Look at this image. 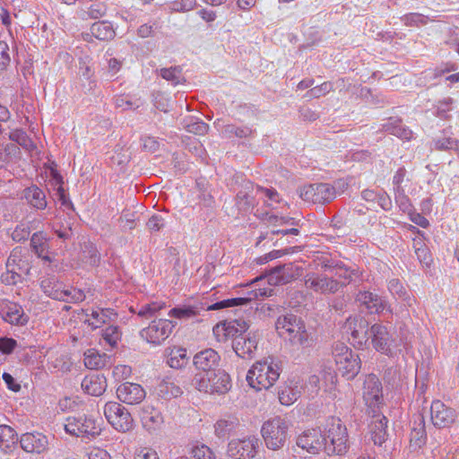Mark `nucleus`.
I'll list each match as a JSON object with an SVG mask.
<instances>
[{
  "instance_id": "34",
  "label": "nucleus",
  "mask_w": 459,
  "mask_h": 459,
  "mask_svg": "<svg viewBox=\"0 0 459 459\" xmlns=\"http://www.w3.org/2000/svg\"><path fill=\"white\" fill-rule=\"evenodd\" d=\"M30 246L37 255L45 261L51 262L48 255V243L42 232H36L30 238Z\"/></svg>"
},
{
  "instance_id": "41",
  "label": "nucleus",
  "mask_w": 459,
  "mask_h": 459,
  "mask_svg": "<svg viewBox=\"0 0 459 459\" xmlns=\"http://www.w3.org/2000/svg\"><path fill=\"white\" fill-rule=\"evenodd\" d=\"M186 350L180 347H174L168 352V364L170 368H180L186 362Z\"/></svg>"
},
{
  "instance_id": "64",
  "label": "nucleus",
  "mask_w": 459,
  "mask_h": 459,
  "mask_svg": "<svg viewBox=\"0 0 459 459\" xmlns=\"http://www.w3.org/2000/svg\"><path fill=\"white\" fill-rule=\"evenodd\" d=\"M30 234V229L25 226H17L12 233V238L15 242H21L29 238Z\"/></svg>"
},
{
  "instance_id": "4",
  "label": "nucleus",
  "mask_w": 459,
  "mask_h": 459,
  "mask_svg": "<svg viewBox=\"0 0 459 459\" xmlns=\"http://www.w3.org/2000/svg\"><path fill=\"white\" fill-rule=\"evenodd\" d=\"M280 377V368L272 359L256 361L247 371V381L256 390L268 389L273 385Z\"/></svg>"
},
{
  "instance_id": "15",
  "label": "nucleus",
  "mask_w": 459,
  "mask_h": 459,
  "mask_svg": "<svg viewBox=\"0 0 459 459\" xmlns=\"http://www.w3.org/2000/svg\"><path fill=\"white\" fill-rule=\"evenodd\" d=\"M430 414L433 425L438 429L450 428L459 419V412L440 400L432 402Z\"/></svg>"
},
{
  "instance_id": "20",
  "label": "nucleus",
  "mask_w": 459,
  "mask_h": 459,
  "mask_svg": "<svg viewBox=\"0 0 459 459\" xmlns=\"http://www.w3.org/2000/svg\"><path fill=\"white\" fill-rule=\"evenodd\" d=\"M117 396L124 403L138 404L145 398L146 392L139 384L125 382L117 388Z\"/></svg>"
},
{
  "instance_id": "1",
  "label": "nucleus",
  "mask_w": 459,
  "mask_h": 459,
  "mask_svg": "<svg viewBox=\"0 0 459 459\" xmlns=\"http://www.w3.org/2000/svg\"><path fill=\"white\" fill-rule=\"evenodd\" d=\"M273 290L272 288H259L248 293L247 297L244 298H232L215 302L208 305L206 302L195 303L172 308L169 316L178 319H190L201 315L202 311L219 310L230 307L243 306L248 304L255 299L259 297H270L273 295Z\"/></svg>"
},
{
  "instance_id": "60",
  "label": "nucleus",
  "mask_w": 459,
  "mask_h": 459,
  "mask_svg": "<svg viewBox=\"0 0 459 459\" xmlns=\"http://www.w3.org/2000/svg\"><path fill=\"white\" fill-rule=\"evenodd\" d=\"M215 433L219 437H224L233 428V423L226 420H218L214 426Z\"/></svg>"
},
{
  "instance_id": "37",
  "label": "nucleus",
  "mask_w": 459,
  "mask_h": 459,
  "mask_svg": "<svg viewBox=\"0 0 459 459\" xmlns=\"http://www.w3.org/2000/svg\"><path fill=\"white\" fill-rule=\"evenodd\" d=\"M91 32L100 40H110L116 35L112 24L108 21L94 22L91 27Z\"/></svg>"
},
{
  "instance_id": "10",
  "label": "nucleus",
  "mask_w": 459,
  "mask_h": 459,
  "mask_svg": "<svg viewBox=\"0 0 459 459\" xmlns=\"http://www.w3.org/2000/svg\"><path fill=\"white\" fill-rule=\"evenodd\" d=\"M152 318L149 325L141 330L140 335L147 342L160 345L169 337L175 325L169 319L156 318V316Z\"/></svg>"
},
{
  "instance_id": "61",
  "label": "nucleus",
  "mask_w": 459,
  "mask_h": 459,
  "mask_svg": "<svg viewBox=\"0 0 459 459\" xmlns=\"http://www.w3.org/2000/svg\"><path fill=\"white\" fill-rule=\"evenodd\" d=\"M209 126L202 121H195L186 126V130L198 135H204L208 132Z\"/></svg>"
},
{
  "instance_id": "42",
  "label": "nucleus",
  "mask_w": 459,
  "mask_h": 459,
  "mask_svg": "<svg viewBox=\"0 0 459 459\" xmlns=\"http://www.w3.org/2000/svg\"><path fill=\"white\" fill-rule=\"evenodd\" d=\"M160 75L166 81L170 82L174 86L186 82V79L180 66L161 68L160 70Z\"/></svg>"
},
{
  "instance_id": "26",
  "label": "nucleus",
  "mask_w": 459,
  "mask_h": 459,
  "mask_svg": "<svg viewBox=\"0 0 459 459\" xmlns=\"http://www.w3.org/2000/svg\"><path fill=\"white\" fill-rule=\"evenodd\" d=\"M387 418L379 413H374L369 424L370 437L375 445L382 446L387 439Z\"/></svg>"
},
{
  "instance_id": "49",
  "label": "nucleus",
  "mask_w": 459,
  "mask_h": 459,
  "mask_svg": "<svg viewBox=\"0 0 459 459\" xmlns=\"http://www.w3.org/2000/svg\"><path fill=\"white\" fill-rule=\"evenodd\" d=\"M333 90V84L330 82H325L322 84L316 86L309 90L306 94L305 98L313 99L320 98L325 96Z\"/></svg>"
},
{
  "instance_id": "47",
  "label": "nucleus",
  "mask_w": 459,
  "mask_h": 459,
  "mask_svg": "<svg viewBox=\"0 0 459 459\" xmlns=\"http://www.w3.org/2000/svg\"><path fill=\"white\" fill-rule=\"evenodd\" d=\"M221 330L224 332L226 337L232 338V341L235 340L236 337L243 335L239 334L238 328L235 326L234 320L220 323L213 328L215 333H218Z\"/></svg>"
},
{
  "instance_id": "21",
  "label": "nucleus",
  "mask_w": 459,
  "mask_h": 459,
  "mask_svg": "<svg viewBox=\"0 0 459 459\" xmlns=\"http://www.w3.org/2000/svg\"><path fill=\"white\" fill-rule=\"evenodd\" d=\"M0 316L11 325H23L28 322V316L23 308L19 304L8 299L0 301Z\"/></svg>"
},
{
  "instance_id": "52",
  "label": "nucleus",
  "mask_w": 459,
  "mask_h": 459,
  "mask_svg": "<svg viewBox=\"0 0 459 459\" xmlns=\"http://www.w3.org/2000/svg\"><path fill=\"white\" fill-rule=\"evenodd\" d=\"M22 280V272L17 270H8L2 273L1 281L6 285H14Z\"/></svg>"
},
{
  "instance_id": "16",
  "label": "nucleus",
  "mask_w": 459,
  "mask_h": 459,
  "mask_svg": "<svg viewBox=\"0 0 459 459\" xmlns=\"http://www.w3.org/2000/svg\"><path fill=\"white\" fill-rule=\"evenodd\" d=\"M325 439L320 428L309 429L303 431L297 437V446L312 455L319 454L320 451L325 453Z\"/></svg>"
},
{
  "instance_id": "32",
  "label": "nucleus",
  "mask_w": 459,
  "mask_h": 459,
  "mask_svg": "<svg viewBox=\"0 0 459 459\" xmlns=\"http://www.w3.org/2000/svg\"><path fill=\"white\" fill-rule=\"evenodd\" d=\"M140 418L143 427L149 432L159 429L163 423L161 412L151 405L143 407Z\"/></svg>"
},
{
  "instance_id": "9",
  "label": "nucleus",
  "mask_w": 459,
  "mask_h": 459,
  "mask_svg": "<svg viewBox=\"0 0 459 459\" xmlns=\"http://www.w3.org/2000/svg\"><path fill=\"white\" fill-rule=\"evenodd\" d=\"M104 415L108 423L119 432L126 433L134 427V420L128 410L117 402L105 404Z\"/></svg>"
},
{
  "instance_id": "30",
  "label": "nucleus",
  "mask_w": 459,
  "mask_h": 459,
  "mask_svg": "<svg viewBox=\"0 0 459 459\" xmlns=\"http://www.w3.org/2000/svg\"><path fill=\"white\" fill-rule=\"evenodd\" d=\"M82 389L92 396H100L107 389V379L103 375L91 374L82 381Z\"/></svg>"
},
{
  "instance_id": "8",
  "label": "nucleus",
  "mask_w": 459,
  "mask_h": 459,
  "mask_svg": "<svg viewBox=\"0 0 459 459\" xmlns=\"http://www.w3.org/2000/svg\"><path fill=\"white\" fill-rule=\"evenodd\" d=\"M64 429L71 436L87 439H94L101 433L100 425L92 417L87 415L66 418Z\"/></svg>"
},
{
  "instance_id": "23",
  "label": "nucleus",
  "mask_w": 459,
  "mask_h": 459,
  "mask_svg": "<svg viewBox=\"0 0 459 459\" xmlns=\"http://www.w3.org/2000/svg\"><path fill=\"white\" fill-rule=\"evenodd\" d=\"M117 319V313L113 308L94 307L91 314L86 313L85 323L91 329H97L106 324H112Z\"/></svg>"
},
{
  "instance_id": "50",
  "label": "nucleus",
  "mask_w": 459,
  "mask_h": 459,
  "mask_svg": "<svg viewBox=\"0 0 459 459\" xmlns=\"http://www.w3.org/2000/svg\"><path fill=\"white\" fill-rule=\"evenodd\" d=\"M22 264L23 261L21 258V250L15 248L13 250V252L11 253L7 259L6 269L22 272Z\"/></svg>"
},
{
  "instance_id": "35",
  "label": "nucleus",
  "mask_w": 459,
  "mask_h": 459,
  "mask_svg": "<svg viewBox=\"0 0 459 459\" xmlns=\"http://www.w3.org/2000/svg\"><path fill=\"white\" fill-rule=\"evenodd\" d=\"M156 392L160 397L165 400L178 397L183 394L182 389L169 379L160 381L156 388Z\"/></svg>"
},
{
  "instance_id": "2",
  "label": "nucleus",
  "mask_w": 459,
  "mask_h": 459,
  "mask_svg": "<svg viewBox=\"0 0 459 459\" xmlns=\"http://www.w3.org/2000/svg\"><path fill=\"white\" fill-rule=\"evenodd\" d=\"M279 334L288 340L291 345L307 347L310 345L309 333L306 330L304 321L293 314L280 316L276 322Z\"/></svg>"
},
{
  "instance_id": "38",
  "label": "nucleus",
  "mask_w": 459,
  "mask_h": 459,
  "mask_svg": "<svg viewBox=\"0 0 459 459\" xmlns=\"http://www.w3.org/2000/svg\"><path fill=\"white\" fill-rule=\"evenodd\" d=\"M16 431L7 425H0V449L6 452L13 448L18 442Z\"/></svg>"
},
{
  "instance_id": "25",
  "label": "nucleus",
  "mask_w": 459,
  "mask_h": 459,
  "mask_svg": "<svg viewBox=\"0 0 459 459\" xmlns=\"http://www.w3.org/2000/svg\"><path fill=\"white\" fill-rule=\"evenodd\" d=\"M370 338L373 347L384 353L387 354L390 351L391 335L385 325L380 324H374L370 327Z\"/></svg>"
},
{
  "instance_id": "24",
  "label": "nucleus",
  "mask_w": 459,
  "mask_h": 459,
  "mask_svg": "<svg viewBox=\"0 0 459 459\" xmlns=\"http://www.w3.org/2000/svg\"><path fill=\"white\" fill-rule=\"evenodd\" d=\"M220 361L221 356L212 348H207L197 352L193 359L195 367L204 373L215 370Z\"/></svg>"
},
{
  "instance_id": "18",
  "label": "nucleus",
  "mask_w": 459,
  "mask_h": 459,
  "mask_svg": "<svg viewBox=\"0 0 459 459\" xmlns=\"http://www.w3.org/2000/svg\"><path fill=\"white\" fill-rule=\"evenodd\" d=\"M259 334L256 332H249L242 336H238L232 341V348L236 354L246 359L255 356L257 350Z\"/></svg>"
},
{
  "instance_id": "36",
  "label": "nucleus",
  "mask_w": 459,
  "mask_h": 459,
  "mask_svg": "<svg viewBox=\"0 0 459 459\" xmlns=\"http://www.w3.org/2000/svg\"><path fill=\"white\" fill-rule=\"evenodd\" d=\"M24 196L30 204L36 209L43 210L47 207L46 195L36 186L26 188Z\"/></svg>"
},
{
  "instance_id": "44",
  "label": "nucleus",
  "mask_w": 459,
  "mask_h": 459,
  "mask_svg": "<svg viewBox=\"0 0 459 459\" xmlns=\"http://www.w3.org/2000/svg\"><path fill=\"white\" fill-rule=\"evenodd\" d=\"M164 307V303L152 302L145 304L135 311L133 307L130 308L131 312L136 313L138 316L144 318H152Z\"/></svg>"
},
{
  "instance_id": "28",
  "label": "nucleus",
  "mask_w": 459,
  "mask_h": 459,
  "mask_svg": "<svg viewBox=\"0 0 459 459\" xmlns=\"http://www.w3.org/2000/svg\"><path fill=\"white\" fill-rule=\"evenodd\" d=\"M22 448L28 453L40 454L48 446L47 437L40 433H26L21 437Z\"/></svg>"
},
{
  "instance_id": "14",
  "label": "nucleus",
  "mask_w": 459,
  "mask_h": 459,
  "mask_svg": "<svg viewBox=\"0 0 459 459\" xmlns=\"http://www.w3.org/2000/svg\"><path fill=\"white\" fill-rule=\"evenodd\" d=\"M334 360L338 370L347 379H351L359 372L360 359L359 356L347 346L341 344L340 349H335Z\"/></svg>"
},
{
  "instance_id": "31",
  "label": "nucleus",
  "mask_w": 459,
  "mask_h": 459,
  "mask_svg": "<svg viewBox=\"0 0 459 459\" xmlns=\"http://www.w3.org/2000/svg\"><path fill=\"white\" fill-rule=\"evenodd\" d=\"M355 299L360 307H364L371 314L379 313L383 311L385 307L381 297L367 290H359Z\"/></svg>"
},
{
  "instance_id": "57",
  "label": "nucleus",
  "mask_w": 459,
  "mask_h": 459,
  "mask_svg": "<svg viewBox=\"0 0 459 459\" xmlns=\"http://www.w3.org/2000/svg\"><path fill=\"white\" fill-rule=\"evenodd\" d=\"M321 380L324 382L325 389L331 391L334 388L337 381L336 374L331 368L324 370Z\"/></svg>"
},
{
  "instance_id": "45",
  "label": "nucleus",
  "mask_w": 459,
  "mask_h": 459,
  "mask_svg": "<svg viewBox=\"0 0 459 459\" xmlns=\"http://www.w3.org/2000/svg\"><path fill=\"white\" fill-rule=\"evenodd\" d=\"M102 338L104 342L108 344L111 348L117 345L118 341L121 338V332L117 325H110L105 328L102 332Z\"/></svg>"
},
{
  "instance_id": "39",
  "label": "nucleus",
  "mask_w": 459,
  "mask_h": 459,
  "mask_svg": "<svg viewBox=\"0 0 459 459\" xmlns=\"http://www.w3.org/2000/svg\"><path fill=\"white\" fill-rule=\"evenodd\" d=\"M383 129L403 140H410L412 136L411 130L403 126L401 119H394L385 123L383 126Z\"/></svg>"
},
{
  "instance_id": "33",
  "label": "nucleus",
  "mask_w": 459,
  "mask_h": 459,
  "mask_svg": "<svg viewBox=\"0 0 459 459\" xmlns=\"http://www.w3.org/2000/svg\"><path fill=\"white\" fill-rule=\"evenodd\" d=\"M301 387L292 381L281 386L278 392L279 401L282 405L289 406L294 403L300 396Z\"/></svg>"
},
{
  "instance_id": "51",
  "label": "nucleus",
  "mask_w": 459,
  "mask_h": 459,
  "mask_svg": "<svg viewBox=\"0 0 459 459\" xmlns=\"http://www.w3.org/2000/svg\"><path fill=\"white\" fill-rule=\"evenodd\" d=\"M190 454L195 459H215L213 452L205 445L193 446Z\"/></svg>"
},
{
  "instance_id": "17",
  "label": "nucleus",
  "mask_w": 459,
  "mask_h": 459,
  "mask_svg": "<svg viewBox=\"0 0 459 459\" xmlns=\"http://www.w3.org/2000/svg\"><path fill=\"white\" fill-rule=\"evenodd\" d=\"M342 330L345 333L351 334L353 342L359 345L366 344L369 340L370 328H368V323L364 317L350 316L345 321Z\"/></svg>"
},
{
  "instance_id": "22",
  "label": "nucleus",
  "mask_w": 459,
  "mask_h": 459,
  "mask_svg": "<svg viewBox=\"0 0 459 459\" xmlns=\"http://www.w3.org/2000/svg\"><path fill=\"white\" fill-rule=\"evenodd\" d=\"M299 268L292 264H285L271 269L267 280L270 285H282L299 276Z\"/></svg>"
},
{
  "instance_id": "63",
  "label": "nucleus",
  "mask_w": 459,
  "mask_h": 459,
  "mask_svg": "<svg viewBox=\"0 0 459 459\" xmlns=\"http://www.w3.org/2000/svg\"><path fill=\"white\" fill-rule=\"evenodd\" d=\"M165 226V220L160 214L152 215L147 221V227L151 231H159Z\"/></svg>"
},
{
  "instance_id": "13",
  "label": "nucleus",
  "mask_w": 459,
  "mask_h": 459,
  "mask_svg": "<svg viewBox=\"0 0 459 459\" xmlns=\"http://www.w3.org/2000/svg\"><path fill=\"white\" fill-rule=\"evenodd\" d=\"M260 440L255 436L234 438L228 444L227 454L233 459H252L257 454Z\"/></svg>"
},
{
  "instance_id": "46",
  "label": "nucleus",
  "mask_w": 459,
  "mask_h": 459,
  "mask_svg": "<svg viewBox=\"0 0 459 459\" xmlns=\"http://www.w3.org/2000/svg\"><path fill=\"white\" fill-rule=\"evenodd\" d=\"M267 222L273 229L281 228V226H299V221L291 217L277 216L274 214L268 215Z\"/></svg>"
},
{
  "instance_id": "59",
  "label": "nucleus",
  "mask_w": 459,
  "mask_h": 459,
  "mask_svg": "<svg viewBox=\"0 0 459 459\" xmlns=\"http://www.w3.org/2000/svg\"><path fill=\"white\" fill-rule=\"evenodd\" d=\"M132 374V368L126 365H117L114 367L112 375L117 381L126 379Z\"/></svg>"
},
{
  "instance_id": "29",
  "label": "nucleus",
  "mask_w": 459,
  "mask_h": 459,
  "mask_svg": "<svg viewBox=\"0 0 459 459\" xmlns=\"http://www.w3.org/2000/svg\"><path fill=\"white\" fill-rule=\"evenodd\" d=\"M255 187L251 182H246L236 195V206L241 212L251 211L255 204Z\"/></svg>"
},
{
  "instance_id": "43",
  "label": "nucleus",
  "mask_w": 459,
  "mask_h": 459,
  "mask_svg": "<svg viewBox=\"0 0 459 459\" xmlns=\"http://www.w3.org/2000/svg\"><path fill=\"white\" fill-rule=\"evenodd\" d=\"M82 260L91 266H95L100 263V255L93 244L84 243L82 250Z\"/></svg>"
},
{
  "instance_id": "5",
  "label": "nucleus",
  "mask_w": 459,
  "mask_h": 459,
  "mask_svg": "<svg viewBox=\"0 0 459 459\" xmlns=\"http://www.w3.org/2000/svg\"><path fill=\"white\" fill-rule=\"evenodd\" d=\"M195 385L200 392L224 394L231 388V379L225 370L218 369L196 375Z\"/></svg>"
},
{
  "instance_id": "55",
  "label": "nucleus",
  "mask_w": 459,
  "mask_h": 459,
  "mask_svg": "<svg viewBox=\"0 0 459 459\" xmlns=\"http://www.w3.org/2000/svg\"><path fill=\"white\" fill-rule=\"evenodd\" d=\"M394 200L399 207L403 211H409L411 208V203L409 197L405 194L404 189L394 191Z\"/></svg>"
},
{
  "instance_id": "40",
  "label": "nucleus",
  "mask_w": 459,
  "mask_h": 459,
  "mask_svg": "<svg viewBox=\"0 0 459 459\" xmlns=\"http://www.w3.org/2000/svg\"><path fill=\"white\" fill-rule=\"evenodd\" d=\"M388 290L390 293L397 299H401L406 302V305L411 307L412 299L410 294L404 288L402 281L398 279H392L388 282Z\"/></svg>"
},
{
  "instance_id": "62",
  "label": "nucleus",
  "mask_w": 459,
  "mask_h": 459,
  "mask_svg": "<svg viewBox=\"0 0 459 459\" xmlns=\"http://www.w3.org/2000/svg\"><path fill=\"white\" fill-rule=\"evenodd\" d=\"M226 134H234L238 138H246L251 135L252 130L247 126L244 127H235L234 126H228L226 127Z\"/></svg>"
},
{
  "instance_id": "54",
  "label": "nucleus",
  "mask_w": 459,
  "mask_h": 459,
  "mask_svg": "<svg viewBox=\"0 0 459 459\" xmlns=\"http://www.w3.org/2000/svg\"><path fill=\"white\" fill-rule=\"evenodd\" d=\"M107 12V6L104 3L96 2L93 3L87 11L88 15L91 19H99L102 17Z\"/></svg>"
},
{
  "instance_id": "48",
  "label": "nucleus",
  "mask_w": 459,
  "mask_h": 459,
  "mask_svg": "<svg viewBox=\"0 0 459 459\" xmlns=\"http://www.w3.org/2000/svg\"><path fill=\"white\" fill-rule=\"evenodd\" d=\"M402 21L406 26H420L428 23L429 18L423 14L411 13L402 17Z\"/></svg>"
},
{
  "instance_id": "56",
  "label": "nucleus",
  "mask_w": 459,
  "mask_h": 459,
  "mask_svg": "<svg viewBox=\"0 0 459 459\" xmlns=\"http://www.w3.org/2000/svg\"><path fill=\"white\" fill-rule=\"evenodd\" d=\"M290 250L292 251L293 248L273 250V251L269 252L268 254H265L264 255L258 257L257 263L259 264H266L267 262H269L271 260L279 258V257L282 256L283 255L289 254L290 252Z\"/></svg>"
},
{
  "instance_id": "11",
  "label": "nucleus",
  "mask_w": 459,
  "mask_h": 459,
  "mask_svg": "<svg viewBox=\"0 0 459 459\" xmlns=\"http://www.w3.org/2000/svg\"><path fill=\"white\" fill-rule=\"evenodd\" d=\"M299 195L305 202L324 204L335 198V187L327 183L310 184L300 187Z\"/></svg>"
},
{
  "instance_id": "58",
  "label": "nucleus",
  "mask_w": 459,
  "mask_h": 459,
  "mask_svg": "<svg viewBox=\"0 0 459 459\" xmlns=\"http://www.w3.org/2000/svg\"><path fill=\"white\" fill-rule=\"evenodd\" d=\"M10 139L12 141L16 142L22 146L29 148L31 145L30 139L28 138L26 133L22 130H14L10 134Z\"/></svg>"
},
{
  "instance_id": "6",
  "label": "nucleus",
  "mask_w": 459,
  "mask_h": 459,
  "mask_svg": "<svg viewBox=\"0 0 459 459\" xmlns=\"http://www.w3.org/2000/svg\"><path fill=\"white\" fill-rule=\"evenodd\" d=\"M40 287L43 292L49 298L66 303L82 302L85 299L84 292L80 289L65 288L55 276L44 277Z\"/></svg>"
},
{
  "instance_id": "27",
  "label": "nucleus",
  "mask_w": 459,
  "mask_h": 459,
  "mask_svg": "<svg viewBox=\"0 0 459 459\" xmlns=\"http://www.w3.org/2000/svg\"><path fill=\"white\" fill-rule=\"evenodd\" d=\"M426 440L424 417L421 414L415 415L410 434V447L414 451L418 450L426 444Z\"/></svg>"
},
{
  "instance_id": "3",
  "label": "nucleus",
  "mask_w": 459,
  "mask_h": 459,
  "mask_svg": "<svg viewBox=\"0 0 459 459\" xmlns=\"http://www.w3.org/2000/svg\"><path fill=\"white\" fill-rule=\"evenodd\" d=\"M323 436L325 439V454L328 455H343L349 447V439L346 427L338 418L331 417L326 420Z\"/></svg>"
},
{
  "instance_id": "12",
  "label": "nucleus",
  "mask_w": 459,
  "mask_h": 459,
  "mask_svg": "<svg viewBox=\"0 0 459 459\" xmlns=\"http://www.w3.org/2000/svg\"><path fill=\"white\" fill-rule=\"evenodd\" d=\"M304 285L307 290L323 295L334 294L342 287L338 280L314 272L305 274Z\"/></svg>"
},
{
  "instance_id": "53",
  "label": "nucleus",
  "mask_w": 459,
  "mask_h": 459,
  "mask_svg": "<svg viewBox=\"0 0 459 459\" xmlns=\"http://www.w3.org/2000/svg\"><path fill=\"white\" fill-rule=\"evenodd\" d=\"M84 364L87 368L94 369L104 366V360L100 354L89 353L85 354Z\"/></svg>"
},
{
  "instance_id": "19",
  "label": "nucleus",
  "mask_w": 459,
  "mask_h": 459,
  "mask_svg": "<svg viewBox=\"0 0 459 459\" xmlns=\"http://www.w3.org/2000/svg\"><path fill=\"white\" fill-rule=\"evenodd\" d=\"M363 399L367 406L372 409L382 403V385L375 375H368L364 380Z\"/></svg>"
},
{
  "instance_id": "7",
  "label": "nucleus",
  "mask_w": 459,
  "mask_h": 459,
  "mask_svg": "<svg viewBox=\"0 0 459 459\" xmlns=\"http://www.w3.org/2000/svg\"><path fill=\"white\" fill-rule=\"evenodd\" d=\"M288 429V422L281 417L266 420L261 429L266 447L273 451L281 449L287 440Z\"/></svg>"
}]
</instances>
